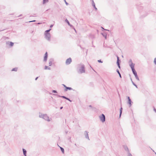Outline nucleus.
<instances>
[{"mask_svg":"<svg viewBox=\"0 0 156 156\" xmlns=\"http://www.w3.org/2000/svg\"><path fill=\"white\" fill-rule=\"evenodd\" d=\"M60 147V149L62 152V153L64 154V149H63V148L61 147Z\"/></svg>","mask_w":156,"mask_h":156,"instance_id":"20","label":"nucleus"},{"mask_svg":"<svg viewBox=\"0 0 156 156\" xmlns=\"http://www.w3.org/2000/svg\"><path fill=\"white\" fill-rule=\"evenodd\" d=\"M131 80L132 81V83L135 86L136 88H138L136 84L133 82L132 81V79H131Z\"/></svg>","mask_w":156,"mask_h":156,"instance_id":"21","label":"nucleus"},{"mask_svg":"<svg viewBox=\"0 0 156 156\" xmlns=\"http://www.w3.org/2000/svg\"><path fill=\"white\" fill-rule=\"evenodd\" d=\"M48 66H45V67H44V69L45 70L48 69Z\"/></svg>","mask_w":156,"mask_h":156,"instance_id":"28","label":"nucleus"},{"mask_svg":"<svg viewBox=\"0 0 156 156\" xmlns=\"http://www.w3.org/2000/svg\"><path fill=\"white\" fill-rule=\"evenodd\" d=\"M65 3H66V5H69V4L66 1V0H65Z\"/></svg>","mask_w":156,"mask_h":156,"instance_id":"32","label":"nucleus"},{"mask_svg":"<svg viewBox=\"0 0 156 156\" xmlns=\"http://www.w3.org/2000/svg\"><path fill=\"white\" fill-rule=\"evenodd\" d=\"M48 57V53L46 52L45 54V56L44 57V61L46 62L47 61V58Z\"/></svg>","mask_w":156,"mask_h":156,"instance_id":"13","label":"nucleus"},{"mask_svg":"<svg viewBox=\"0 0 156 156\" xmlns=\"http://www.w3.org/2000/svg\"><path fill=\"white\" fill-rule=\"evenodd\" d=\"M39 117L40 118H42L45 120L49 122L50 121V119H49L48 116L46 114H40Z\"/></svg>","mask_w":156,"mask_h":156,"instance_id":"2","label":"nucleus"},{"mask_svg":"<svg viewBox=\"0 0 156 156\" xmlns=\"http://www.w3.org/2000/svg\"><path fill=\"white\" fill-rule=\"evenodd\" d=\"M54 61V59L53 58H51L49 61V66H50L51 65L52 62Z\"/></svg>","mask_w":156,"mask_h":156,"instance_id":"12","label":"nucleus"},{"mask_svg":"<svg viewBox=\"0 0 156 156\" xmlns=\"http://www.w3.org/2000/svg\"><path fill=\"white\" fill-rule=\"evenodd\" d=\"M91 3L92 4V6H93L95 10L96 11L97 10V9L95 6V4L94 2V0H92L91 1Z\"/></svg>","mask_w":156,"mask_h":156,"instance_id":"10","label":"nucleus"},{"mask_svg":"<svg viewBox=\"0 0 156 156\" xmlns=\"http://www.w3.org/2000/svg\"><path fill=\"white\" fill-rule=\"evenodd\" d=\"M125 149L126 150H128V148L127 147H126L125 148Z\"/></svg>","mask_w":156,"mask_h":156,"instance_id":"39","label":"nucleus"},{"mask_svg":"<svg viewBox=\"0 0 156 156\" xmlns=\"http://www.w3.org/2000/svg\"><path fill=\"white\" fill-rule=\"evenodd\" d=\"M71 62H72L71 58H69L67 59V60H66V64L67 65H69L70 64V63H71Z\"/></svg>","mask_w":156,"mask_h":156,"instance_id":"7","label":"nucleus"},{"mask_svg":"<svg viewBox=\"0 0 156 156\" xmlns=\"http://www.w3.org/2000/svg\"><path fill=\"white\" fill-rule=\"evenodd\" d=\"M51 30V29H50L49 30H46L45 31L44 34L50 33H49V32L50 31V30Z\"/></svg>","mask_w":156,"mask_h":156,"instance_id":"18","label":"nucleus"},{"mask_svg":"<svg viewBox=\"0 0 156 156\" xmlns=\"http://www.w3.org/2000/svg\"><path fill=\"white\" fill-rule=\"evenodd\" d=\"M53 95H54L56 96H58V97H59L65 99H67V97L65 96H60V95L57 94H54Z\"/></svg>","mask_w":156,"mask_h":156,"instance_id":"11","label":"nucleus"},{"mask_svg":"<svg viewBox=\"0 0 156 156\" xmlns=\"http://www.w3.org/2000/svg\"><path fill=\"white\" fill-rule=\"evenodd\" d=\"M75 146H76V144H75Z\"/></svg>","mask_w":156,"mask_h":156,"instance_id":"47","label":"nucleus"},{"mask_svg":"<svg viewBox=\"0 0 156 156\" xmlns=\"http://www.w3.org/2000/svg\"><path fill=\"white\" fill-rule=\"evenodd\" d=\"M128 103L129 105V107H130L132 105V103L133 102L131 101V100L130 99L128 100Z\"/></svg>","mask_w":156,"mask_h":156,"instance_id":"16","label":"nucleus"},{"mask_svg":"<svg viewBox=\"0 0 156 156\" xmlns=\"http://www.w3.org/2000/svg\"><path fill=\"white\" fill-rule=\"evenodd\" d=\"M53 26V25H51L50 26V28H52Z\"/></svg>","mask_w":156,"mask_h":156,"instance_id":"40","label":"nucleus"},{"mask_svg":"<svg viewBox=\"0 0 156 156\" xmlns=\"http://www.w3.org/2000/svg\"><path fill=\"white\" fill-rule=\"evenodd\" d=\"M41 23H37V24H41Z\"/></svg>","mask_w":156,"mask_h":156,"instance_id":"45","label":"nucleus"},{"mask_svg":"<svg viewBox=\"0 0 156 156\" xmlns=\"http://www.w3.org/2000/svg\"><path fill=\"white\" fill-rule=\"evenodd\" d=\"M90 106V107H91V105H90V106Z\"/></svg>","mask_w":156,"mask_h":156,"instance_id":"48","label":"nucleus"},{"mask_svg":"<svg viewBox=\"0 0 156 156\" xmlns=\"http://www.w3.org/2000/svg\"><path fill=\"white\" fill-rule=\"evenodd\" d=\"M154 111L156 112V109L155 108H154Z\"/></svg>","mask_w":156,"mask_h":156,"instance_id":"42","label":"nucleus"},{"mask_svg":"<svg viewBox=\"0 0 156 156\" xmlns=\"http://www.w3.org/2000/svg\"><path fill=\"white\" fill-rule=\"evenodd\" d=\"M72 90L73 89L72 88L66 87L65 90V91H67L68 90Z\"/></svg>","mask_w":156,"mask_h":156,"instance_id":"15","label":"nucleus"},{"mask_svg":"<svg viewBox=\"0 0 156 156\" xmlns=\"http://www.w3.org/2000/svg\"><path fill=\"white\" fill-rule=\"evenodd\" d=\"M79 69L77 71L79 73H82L85 72V66L82 64H80L78 65Z\"/></svg>","mask_w":156,"mask_h":156,"instance_id":"1","label":"nucleus"},{"mask_svg":"<svg viewBox=\"0 0 156 156\" xmlns=\"http://www.w3.org/2000/svg\"><path fill=\"white\" fill-rule=\"evenodd\" d=\"M48 2V0H43V3L44 4L45 3Z\"/></svg>","mask_w":156,"mask_h":156,"instance_id":"25","label":"nucleus"},{"mask_svg":"<svg viewBox=\"0 0 156 156\" xmlns=\"http://www.w3.org/2000/svg\"><path fill=\"white\" fill-rule=\"evenodd\" d=\"M98 62L100 63H102L103 62L101 61V60H98Z\"/></svg>","mask_w":156,"mask_h":156,"instance_id":"29","label":"nucleus"},{"mask_svg":"<svg viewBox=\"0 0 156 156\" xmlns=\"http://www.w3.org/2000/svg\"><path fill=\"white\" fill-rule=\"evenodd\" d=\"M128 156H133L130 153H129L128 154Z\"/></svg>","mask_w":156,"mask_h":156,"instance_id":"34","label":"nucleus"},{"mask_svg":"<svg viewBox=\"0 0 156 156\" xmlns=\"http://www.w3.org/2000/svg\"><path fill=\"white\" fill-rule=\"evenodd\" d=\"M116 71L117 72V73H118V74H119L120 77L121 78H122L121 76V75L119 72V70L118 69H117L116 70Z\"/></svg>","mask_w":156,"mask_h":156,"instance_id":"19","label":"nucleus"},{"mask_svg":"<svg viewBox=\"0 0 156 156\" xmlns=\"http://www.w3.org/2000/svg\"><path fill=\"white\" fill-rule=\"evenodd\" d=\"M129 63L130 66V67L132 70L134 69V64H133L132 62V60L131 59H130L129 61Z\"/></svg>","mask_w":156,"mask_h":156,"instance_id":"3","label":"nucleus"},{"mask_svg":"<svg viewBox=\"0 0 156 156\" xmlns=\"http://www.w3.org/2000/svg\"><path fill=\"white\" fill-rule=\"evenodd\" d=\"M66 21L67 23L69 26H70L71 27L72 26V25L70 24L69 21L67 19H66Z\"/></svg>","mask_w":156,"mask_h":156,"instance_id":"23","label":"nucleus"},{"mask_svg":"<svg viewBox=\"0 0 156 156\" xmlns=\"http://www.w3.org/2000/svg\"><path fill=\"white\" fill-rule=\"evenodd\" d=\"M99 118L100 120L102 122H104L105 121V116L104 114H102L101 115L99 116Z\"/></svg>","mask_w":156,"mask_h":156,"instance_id":"5","label":"nucleus"},{"mask_svg":"<svg viewBox=\"0 0 156 156\" xmlns=\"http://www.w3.org/2000/svg\"><path fill=\"white\" fill-rule=\"evenodd\" d=\"M17 68H13L12 70V71H17Z\"/></svg>","mask_w":156,"mask_h":156,"instance_id":"24","label":"nucleus"},{"mask_svg":"<svg viewBox=\"0 0 156 156\" xmlns=\"http://www.w3.org/2000/svg\"><path fill=\"white\" fill-rule=\"evenodd\" d=\"M63 108V107H61L60 108V109H62Z\"/></svg>","mask_w":156,"mask_h":156,"instance_id":"44","label":"nucleus"},{"mask_svg":"<svg viewBox=\"0 0 156 156\" xmlns=\"http://www.w3.org/2000/svg\"><path fill=\"white\" fill-rule=\"evenodd\" d=\"M117 66H118L119 68L120 69V66L119 62L120 61L119 59V58L118 56H117Z\"/></svg>","mask_w":156,"mask_h":156,"instance_id":"9","label":"nucleus"},{"mask_svg":"<svg viewBox=\"0 0 156 156\" xmlns=\"http://www.w3.org/2000/svg\"><path fill=\"white\" fill-rule=\"evenodd\" d=\"M23 155L24 156H27V151L24 149H23Z\"/></svg>","mask_w":156,"mask_h":156,"instance_id":"14","label":"nucleus"},{"mask_svg":"<svg viewBox=\"0 0 156 156\" xmlns=\"http://www.w3.org/2000/svg\"><path fill=\"white\" fill-rule=\"evenodd\" d=\"M90 37L92 38H94V35H91V36H90Z\"/></svg>","mask_w":156,"mask_h":156,"instance_id":"31","label":"nucleus"},{"mask_svg":"<svg viewBox=\"0 0 156 156\" xmlns=\"http://www.w3.org/2000/svg\"><path fill=\"white\" fill-rule=\"evenodd\" d=\"M88 132L87 131H86L84 132V135L85 136V137L86 139H88V140H90L88 136Z\"/></svg>","mask_w":156,"mask_h":156,"instance_id":"8","label":"nucleus"},{"mask_svg":"<svg viewBox=\"0 0 156 156\" xmlns=\"http://www.w3.org/2000/svg\"><path fill=\"white\" fill-rule=\"evenodd\" d=\"M38 77H37L35 78V80H37V79H38Z\"/></svg>","mask_w":156,"mask_h":156,"instance_id":"43","label":"nucleus"},{"mask_svg":"<svg viewBox=\"0 0 156 156\" xmlns=\"http://www.w3.org/2000/svg\"><path fill=\"white\" fill-rule=\"evenodd\" d=\"M66 100L69 101H70L71 102V101L70 100V99L69 98H67V99H66Z\"/></svg>","mask_w":156,"mask_h":156,"instance_id":"33","label":"nucleus"},{"mask_svg":"<svg viewBox=\"0 0 156 156\" xmlns=\"http://www.w3.org/2000/svg\"><path fill=\"white\" fill-rule=\"evenodd\" d=\"M127 98L128 99V100H130V99H131L129 97H127Z\"/></svg>","mask_w":156,"mask_h":156,"instance_id":"38","label":"nucleus"},{"mask_svg":"<svg viewBox=\"0 0 156 156\" xmlns=\"http://www.w3.org/2000/svg\"><path fill=\"white\" fill-rule=\"evenodd\" d=\"M14 43L11 42H10V45L12 46L13 45Z\"/></svg>","mask_w":156,"mask_h":156,"instance_id":"26","label":"nucleus"},{"mask_svg":"<svg viewBox=\"0 0 156 156\" xmlns=\"http://www.w3.org/2000/svg\"><path fill=\"white\" fill-rule=\"evenodd\" d=\"M102 35L106 39L107 38V34L105 33L102 34Z\"/></svg>","mask_w":156,"mask_h":156,"instance_id":"22","label":"nucleus"},{"mask_svg":"<svg viewBox=\"0 0 156 156\" xmlns=\"http://www.w3.org/2000/svg\"><path fill=\"white\" fill-rule=\"evenodd\" d=\"M36 21L35 20H33V21H30L29 22H35Z\"/></svg>","mask_w":156,"mask_h":156,"instance_id":"36","label":"nucleus"},{"mask_svg":"<svg viewBox=\"0 0 156 156\" xmlns=\"http://www.w3.org/2000/svg\"><path fill=\"white\" fill-rule=\"evenodd\" d=\"M45 38L49 41L51 40V34L50 33L44 34Z\"/></svg>","mask_w":156,"mask_h":156,"instance_id":"4","label":"nucleus"},{"mask_svg":"<svg viewBox=\"0 0 156 156\" xmlns=\"http://www.w3.org/2000/svg\"><path fill=\"white\" fill-rule=\"evenodd\" d=\"M52 93H56L57 92V91L56 90H53L52 91Z\"/></svg>","mask_w":156,"mask_h":156,"instance_id":"30","label":"nucleus"},{"mask_svg":"<svg viewBox=\"0 0 156 156\" xmlns=\"http://www.w3.org/2000/svg\"><path fill=\"white\" fill-rule=\"evenodd\" d=\"M132 72H133V74L134 75V76H135V77H136V79L138 81H139V77H138V76L137 75V73L136 72V71H135V69H133V70H132Z\"/></svg>","mask_w":156,"mask_h":156,"instance_id":"6","label":"nucleus"},{"mask_svg":"<svg viewBox=\"0 0 156 156\" xmlns=\"http://www.w3.org/2000/svg\"><path fill=\"white\" fill-rule=\"evenodd\" d=\"M22 15H20V16H21Z\"/></svg>","mask_w":156,"mask_h":156,"instance_id":"46","label":"nucleus"},{"mask_svg":"<svg viewBox=\"0 0 156 156\" xmlns=\"http://www.w3.org/2000/svg\"><path fill=\"white\" fill-rule=\"evenodd\" d=\"M154 62L155 65H156V58H155L154 60Z\"/></svg>","mask_w":156,"mask_h":156,"instance_id":"27","label":"nucleus"},{"mask_svg":"<svg viewBox=\"0 0 156 156\" xmlns=\"http://www.w3.org/2000/svg\"><path fill=\"white\" fill-rule=\"evenodd\" d=\"M62 85L65 88H66V86L65 84H63Z\"/></svg>","mask_w":156,"mask_h":156,"instance_id":"37","label":"nucleus"},{"mask_svg":"<svg viewBox=\"0 0 156 156\" xmlns=\"http://www.w3.org/2000/svg\"><path fill=\"white\" fill-rule=\"evenodd\" d=\"M128 156H133L130 153H129L128 154Z\"/></svg>","mask_w":156,"mask_h":156,"instance_id":"35","label":"nucleus"},{"mask_svg":"<svg viewBox=\"0 0 156 156\" xmlns=\"http://www.w3.org/2000/svg\"><path fill=\"white\" fill-rule=\"evenodd\" d=\"M51 69V68L50 67H48V70H50Z\"/></svg>","mask_w":156,"mask_h":156,"instance_id":"41","label":"nucleus"},{"mask_svg":"<svg viewBox=\"0 0 156 156\" xmlns=\"http://www.w3.org/2000/svg\"><path fill=\"white\" fill-rule=\"evenodd\" d=\"M122 107H121L120 109V114H119V117L120 118L121 117V116L122 114Z\"/></svg>","mask_w":156,"mask_h":156,"instance_id":"17","label":"nucleus"}]
</instances>
